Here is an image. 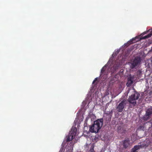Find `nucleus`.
Masks as SVG:
<instances>
[{"label": "nucleus", "mask_w": 152, "mask_h": 152, "mask_svg": "<svg viewBox=\"0 0 152 152\" xmlns=\"http://www.w3.org/2000/svg\"><path fill=\"white\" fill-rule=\"evenodd\" d=\"M77 130V128L76 127L72 128L71 133L70 134L72 136V137L75 138Z\"/></svg>", "instance_id": "nucleus-10"}, {"label": "nucleus", "mask_w": 152, "mask_h": 152, "mask_svg": "<svg viewBox=\"0 0 152 152\" xmlns=\"http://www.w3.org/2000/svg\"><path fill=\"white\" fill-rule=\"evenodd\" d=\"M152 35V34H150L148 35H146L145 36L142 37L140 38V39H139V38L138 37H135L134 38H133L132 39L130 40L129 41L127 42L126 43H125L124 45L123 46H128L130 44L132 43H134L135 42H137V41H138L139 40L142 39H144L146 38H148L150 37L151 35Z\"/></svg>", "instance_id": "nucleus-1"}, {"label": "nucleus", "mask_w": 152, "mask_h": 152, "mask_svg": "<svg viewBox=\"0 0 152 152\" xmlns=\"http://www.w3.org/2000/svg\"><path fill=\"white\" fill-rule=\"evenodd\" d=\"M96 78L95 80L96 81Z\"/></svg>", "instance_id": "nucleus-26"}, {"label": "nucleus", "mask_w": 152, "mask_h": 152, "mask_svg": "<svg viewBox=\"0 0 152 152\" xmlns=\"http://www.w3.org/2000/svg\"><path fill=\"white\" fill-rule=\"evenodd\" d=\"M141 61V58L139 57H136L130 63V68L131 69L134 68L136 66L140 64Z\"/></svg>", "instance_id": "nucleus-4"}, {"label": "nucleus", "mask_w": 152, "mask_h": 152, "mask_svg": "<svg viewBox=\"0 0 152 152\" xmlns=\"http://www.w3.org/2000/svg\"><path fill=\"white\" fill-rule=\"evenodd\" d=\"M119 53V50H117V51L115 52V55Z\"/></svg>", "instance_id": "nucleus-18"}, {"label": "nucleus", "mask_w": 152, "mask_h": 152, "mask_svg": "<svg viewBox=\"0 0 152 152\" xmlns=\"http://www.w3.org/2000/svg\"><path fill=\"white\" fill-rule=\"evenodd\" d=\"M123 70L122 71H121V73H122L123 72Z\"/></svg>", "instance_id": "nucleus-24"}, {"label": "nucleus", "mask_w": 152, "mask_h": 152, "mask_svg": "<svg viewBox=\"0 0 152 152\" xmlns=\"http://www.w3.org/2000/svg\"><path fill=\"white\" fill-rule=\"evenodd\" d=\"M129 144V141L128 140H125L124 141V145L125 147H127Z\"/></svg>", "instance_id": "nucleus-14"}, {"label": "nucleus", "mask_w": 152, "mask_h": 152, "mask_svg": "<svg viewBox=\"0 0 152 152\" xmlns=\"http://www.w3.org/2000/svg\"><path fill=\"white\" fill-rule=\"evenodd\" d=\"M140 94L136 91H134V94L130 96L128 99V101L130 103L134 105L136 104V100H137L140 96Z\"/></svg>", "instance_id": "nucleus-2"}, {"label": "nucleus", "mask_w": 152, "mask_h": 152, "mask_svg": "<svg viewBox=\"0 0 152 152\" xmlns=\"http://www.w3.org/2000/svg\"><path fill=\"white\" fill-rule=\"evenodd\" d=\"M94 147L95 144L94 143L89 145L86 144V145L84 146V148L85 149H87L88 147L89 148V152H95L94 150Z\"/></svg>", "instance_id": "nucleus-7"}, {"label": "nucleus", "mask_w": 152, "mask_h": 152, "mask_svg": "<svg viewBox=\"0 0 152 152\" xmlns=\"http://www.w3.org/2000/svg\"><path fill=\"white\" fill-rule=\"evenodd\" d=\"M145 33H146L145 32H144L143 33V35H144V34H145Z\"/></svg>", "instance_id": "nucleus-23"}, {"label": "nucleus", "mask_w": 152, "mask_h": 152, "mask_svg": "<svg viewBox=\"0 0 152 152\" xmlns=\"http://www.w3.org/2000/svg\"><path fill=\"white\" fill-rule=\"evenodd\" d=\"M115 79L114 80H117L118 79V78H117L116 77V76L115 77Z\"/></svg>", "instance_id": "nucleus-20"}, {"label": "nucleus", "mask_w": 152, "mask_h": 152, "mask_svg": "<svg viewBox=\"0 0 152 152\" xmlns=\"http://www.w3.org/2000/svg\"><path fill=\"white\" fill-rule=\"evenodd\" d=\"M66 141L67 142H69L72 141L73 139L75 138L74 137H72V136L71 135L69 134L68 136H66Z\"/></svg>", "instance_id": "nucleus-11"}, {"label": "nucleus", "mask_w": 152, "mask_h": 152, "mask_svg": "<svg viewBox=\"0 0 152 152\" xmlns=\"http://www.w3.org/2000/svg\"><path fill=\"white\" fill-rule=\"evenodd\" d=\"M150 143V141L149 139H146L145 141L143 142V143L142 144V145L135 146L132 149L131 152H137V151L138 149L147 146Z\"/></svg>", "instance_id": "nucleus-3"}, {"label": "nucleus", "mask_w": 152, "mask_h": 152, "mask_svg": "<svg viewBox=\"0 0 152 152\" xmlns=\"http://www.w3.org/2000/svg\"><path fill=\"white\" fill-rule=\"evenodd\" d=\"M95 83V79L94 80L93 82V83H93V84L94 86L95 85V84H94Z\"/></svg>", "instance_id": "nucleus-19"}, {"label": "nucleus", "mask_w": 152, "mask_h": 152, "mask_svg": "<svg viewBox=\"0 0 152 152\" xmlns=\"http://www.w3.org/2000/svg\"><path fill=\"white\" fill-rule=\"evenodd\" d=\"M95 89H94V86L93 87H91V89H90V91L91 92H92L93 90L94 91Z\"/></svg>", "instance_id": "nucleus-16"}, {"label": "nucleus", "mask_w": 152, "mask_h": 152, "mask_svg": "<svg viewBox=\"0 0 152 152\" xmlns=\"http://www.w3.org/2000/svg\"><path fill=\"white\" fill-rule=\"evenodd\" d=\"M103 124V119H100L96 121V133L98 132L99 130L101 128Z\"/></svg>", "instance_id": "nucleus-6"}, {"label": "nucleus", "mask_w": 152, "mask_h": 152, "mask_svg": "<svg viewBox=\"0 0 152 152\" xmlns=\"http://www.w3.org/2000/svg\"><path fill=\"white\" fill-rule=\"evenodd\" d=\"M134 79V76L130 75L128 77V82L126 83L127 86H130L132 84Z\"/></svg>", "instance_id": "nucleus-9"}, {"label": "nucleus", "mask_w": 152, "mask_h": 152, "mask_svg": "<svg viewBox=\"0 0 152 152\" xmlns=\"http://www.w3.org/2000/svg\"><path fill=\"white\" fill-rule=\"evenodd\" d=\"M95 125V121H94V123L92 126L90 127L89 131L92 133L95 132V130H94V125Z\"/></svg>", "instance_id": "nucleus-13"}, {"label": "nucleus", "mask_w": 152, "mask_h": 152, "mask_svg": "<svg viewBox=\"0 0 152 152\" xmlns=\"http://www.w3.org/2000/svg\"><path fill=\"white\" fill-rule=\"evenodd\" d=\"M104 151L103 150H102L100 152H104Z\"/></svg>", "instance_id": "nucleus-21"}, {"label": "nucleus", "mask_w": 152, "mask_h": 152, "mask_svg": "<svg viewBox=\"0 0 152 152\" xmlns=\"http://www.w3.org/2000/svg\"><path fill=\"white\" fill-rule=\"evenodd\" d=\"M126 103L124 101H122L118 105L117 107L118 110L119 112H121L123 110L124 106Z\"/></svg>", "instance_id": "nucleus-8"}, {"label": "nucleus", "mask_w": 152, "mask_h": 152, "mask_svg": "<svg viewBox=\"0 0 152 152\" xmlns=\"http://www.w3.org/2000/svg\"><path fill=\"white\" fill-rule=\"evenodd\" d=\"M114 55V53H113V55H112V56H113Z\"/></svg>", "instance_id": "nucleus-25"}, {"label": "nucleus", "mask_w": 152, "mask_h": 152, "mask_svg": "<svg viewBox=\"0 0 152 152\" xmlns=\"http://www.w3.org/2000/svg\"><path fill=\"white\" fill-rule=\"evenodd\" d=\"M112 58H111L110 59L107 63L101 69V76H102L103 75H104L106 74V73H107L110 70L109 68L110 67H108L107 69L106 70V69L107 68V66H108L109 64L110 63H111L112 61Z\"/></svg>", "instance_id": "nucleus-5"}, {"label": "nucleus", "mask_w": 152, "mask_h": 152, "mask_svg": "<svg viewBox=\"0 0 152 152\" xmlns=\"http://www.w3.org/2000/svg\"><path fill=\"white\" fill-rule=\"evenodd\" d=\"M119 67V66H114L113 67L111 68L110 69V70L111 72L113 73L114 71L116 70V69H118Z\"/></svg>", "instance_id": "nucleus-15"}, {"label": "nucleus", "mask_w": 152, "mask_h": 152, "mask_svg": "<svg viewBox=\"0 0 152 152\" xmlns=\"http://www.w3.org/2000/svg\"><path fill=\"white\" fill-rule=\"evenodd\" d=\"M152 113V108H150L148 109L146 113V116H147L148 118V116Z\"/></svg>", "instance_id": "nucleus-12"}, {"label": "nucleus", "mask_w": 152, "mask_h": 152, "mask_svg": "<svg viewBox=\"0 0 152 152\" xmlns=\"http://www.w3.org/2000/svg\"><path fill=\"white\" fill-rule=\"evenodd\" d=\"M152 30V29H149L147 31L148 32V31H149L151 30Z\"/></svg>", "instance_id": "nucleus-22"}, {"label": "nucleus", "mask_w": 152, "mask_h": 152, "mask_svg": "<svg viewBox=\"0 0 152 152\" xmlns=\"http://www.w3.org/2000/svg\"><path fill=\"white\" fill-rule=\"evenodd\" d=\"M139 129L142 130H144L145 129L144 127L142 126H140L139 128Z\"/></svg>", "instance_id": "nucleus-17"}]
</instances>
